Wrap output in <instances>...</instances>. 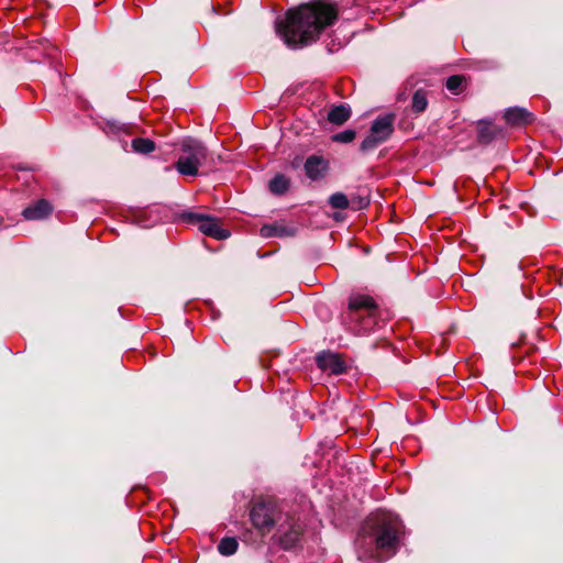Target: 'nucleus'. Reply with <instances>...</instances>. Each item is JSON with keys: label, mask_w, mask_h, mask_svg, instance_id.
Masks as SVG:
<instances>
[{"label": "nucleus", "mask_w": 563, "mask_h": 563, "mask_svg": "<svg viewBox=\"0 0 563 563\" xmlns=\"http://www.w3.org/2000/svg\"><path fill=\"white\" fill-rule=\"evenodd\" d=\"M443 295H445V296H450V295H451V292H445V294H441V295L437 294V295H435V297H441V296H443Z\"/></svg>", "instance_id": "26"}, {"label": "nucleus", "mask_w": 563, "mask_h": 563, "mask_svg": "<svg viewBox=\"0 0 563 563\" xmlns=\"http://www.w3.org/2000/svg\"><path fill=\"white\" fill-rule=\"evenodd\" d=\"M275 539L285 550H290L300 542L302 534L301 523L295 517L285 512L283 519L276 527Z\"/></svg>", "instance_id": "7"}, {"label": "nucleus", "mask_w": 563, "mask_h": 563, "mask_svg": "<svg viewBox=\"0 0 563 563\" xmlns=\"http://www.w3.org/2000/svg\"><path fill=\"white\" fill-rule=\"evenodd\" d=\"M183 221L195 224L203 234L216 240H225L230 236V232L221 227L220 220L203 213L184 212Z\"/></svg>", "instance_id": "6"}, {"label": "nucleus", "mask_w": 563, "mask_h": 563, "mask_svg": "<svg viewBox=\"0 0 563 563\" xmlns=\"http://www.w3.org/2000/svg\"><path fill=\"white\" fill-rule=\"evenodd\" d=\"M239 542L233 537H224L218 544V551L224 556L232 555L236 552Z\"/></svg>", "instance_id": "19"}, {"label": "nucleus", "mask_w": 563, "mask_h": 563, "mask_svg": "<svg viewBox=\"0 0 563 563\" xmlns=\"http://www.w3.org/2000/svg\"><path fill=\"white\" fill-rule=\"evenodd\" d=\"M178 151L175 169L183 176H198L200 167L209 156L207 147L200 141L188 137L180 142Z\"/></svg>", "instance_id": "4"}, {"label": "nucleus", "mask_w": 563, "mask_h": 563, "mask_svg": "<svg viewBox=\"0 0 563 563\" xmlns=\"http://www.w3.org/2000/svg\"><path fill=\"white\" fill-rule=\"evenodd\" d=\"M369 131L377 136L378 141L385 142L394 132V115H383L375 119Z\"/></svg>", "instance_id": "12"}, {"label": "nucleus", "mask_w": 563, "mask_h": 563, "mask_svg": "<svg viewBox=\"0 0 563 563\" xmlns=\"http://www.w3.org/2000/svg\"><path fill=\"white\" fill-rule=\"evenodd\" d=\"M504 119L509 126L520 128L531 124L534 121V115L525 108L512 107L505 111Z\"/></svg>", "instance_id": "11"}, {"label": "nucleus", "mask_w": 563, "mask_h": 563, "mask_svg": "<svg viewBox=\"0 0 563 563\" xmlns=\"http://www.w3.org/2000/svg\"><path fill=\"white\" fill-rule=\"evenodd\" d=\"M367 205H368V199L363 198V197H358V198H357V202L355 203V207H356L357 209H363V208H365Z\"/></svg>", "instance_id": "24"}, {"label": "nucleus", "mask_w": 563, "mask_h": 563, "mask_svg": "<svg viewBox=\"0 0 563 563\" xmlns=\"http://www.w3.org/2000/svg\"><path fill=\"white\" fill-rule=\"evenodd\" d=\"M356 132L352 129L344 130L342 132L335 133L331 136V140L335 143H351L355 140Z\"/></svg>", "instance_id": "21"}, {"label": "nucleus", "mask_w": 563, "mask_h": 563, "mask_svg": "<svg viewBox=\"0 0 563 563\" xmlns=\"http://www.w3.org/2000/svg\"><path fill=\"white\" fill-rule=\"evenodd\" d=\"M446 89L453 95H460L466 87V77L464 75H452L446 79Z\"/></svg>", "instance_id": "18"}, {"label": "nucleus", "mask_w": 563, "mask_h": 563, "mask_svg": "<svg viewBox=\"0 0 563 563\" xmlns=\"http://www.w3.org/2000/svg\"><path fill=\"white\" fill-rule=\"evenodd\" d=\"M54 208L46 199H38L29 205L23 211L22 216L25 220L35 221L48 218Z\"/></svg>", "instance_id": "10"}, {"label": "nucleus", "mask_w": 563, "mask_h": 563, "mask_svg": "<svg viewBox=\"0 0 563 563\" xmlns=\"http://www.w3.org/2000/svg\"><path fill=\"white\" fill-rule=\"evenodd\" d=\"M554 282H558V283L563 282V275H561L560 277L555 278V280H554Z\"/></svg>", "instance_id": "25"}, {"label": "nucleus", "mask_w": 563, "mask_h": 563, "mask_svg": "<svg viewBox=\"0 0 563 563\" xmlns=\"http://www.w3.org/2000/svg\"><path fill=\"white\" fill-rule=\"evenodd\" d=\"M211 10L214 12V13H218V11L216 10V8L212 5L211 7Z\"/></svg>", "instance_id": "28"}, {"label": "nucleus", "mask_w": 563, "mask_h": 563, "mask_svg": "<svg viewBox=\"0 0 563 563\" xmlns=\"http://www.w3.org/2000/svg\"><path fill=\"white\" fill-rule=\"evenodd\" d=\"M522 292H523V295H525L526 297H528V298H530V297H531V295L527 294L526 289H522Z\"/></svg>", "instance_id": "27"}, {"label": "nucleus", "mask_w": 563, "mask_h": 563, "mask_svg": "<svg viewBox=\"0 0 563 563\" xmlns=\"http://www.w3.org/2000/svg\"><path fill=\"white\" fill-rule=\"evenodd\" d=\"M382 143L384 142L378 141L377 136L373 135V133L369 131L368 135L362 141L360 150L362 152H369L376 148Z\"/></svg>", "instance_id": "23"}, {"label": "nucleus", "mask_w": 563, "mask_h": 563, "mask_svg": "<svg viewBox=\"0 0 563 563\" xmlns=\"http://www.w3.org/2000/svg\"><path fill=\"white\" fill-rule=\"evenodd\" d=\"M428 107L427 92L419 89L412 96L411 109L415 113H422Z\"/></svg>", "instance_id": "20"}, {"label": "nucleus", "mask_w": 563, "mask_h": 563, "mask_svg": "<svg viewBox=\"0 0 563 563\" xmlns=\"http://www.w3.org/2000/svg\"><path fill=\"white\" fill-rule=\"evenodd\" d=\"M131 146L135 153L150 154L155 151V142L145 137H135L131 142Z\"/></svg>", "instance_id": "17"}, {"label": "nucleus", "mask_w": 563, "mask_h": 563, "mask_svg": "<svg viewBox=\"0 0 563 563\" xmlns=\"http://www.w3.org/2000/svg\"><path fill=\"white\" fill-rule=\"evenodd\" d=\"M336 19L338 9L334 3L313 0L289 9L285 19L276 24V30L288 47L301 48L314 43Z\"/></svg>", "instance_id": "1"}, {"label": "nucleus", "mask_w": 563, "mask_h": 563, "mask_svg": "<svg viewBox=\"0 0 563 563\" xmlns=\"http://www.w3.org/2000/svg\"><path fill=\"white\" fill-rule=\"evenodd\" d=\"M363 532L366 536L361 534L356 541L358 560L382 563L399 550L405 527L398 515L378 511L368 519Z\"/></svg>", "instance_id": "2"}, {"label": "nucleus", "mask_w": 563, "mask_h": 563, "mask_svg": "<svg viewBox=\"0 0 563 563\" xmlns=\"http://www.w3.org/2000/svg\"><path fill=\"white\" fill-rule=\"evenodd\" d=\"M305 174L306 176L312 180H321L323 179L329 169H330V162L322 155H310L303 165Z\"/></svg>", "instance_id": "9"}, {"label": "nucleus", "mask_w": 563, "mask_h": 563, "mask_svg": "<svg viewBox=\"0 0 563 563\" xmlns=\"http://www.w3.org/2000/svg\"><path fill=\"white\" fill-rule=\"evenodd\" d=\"M289 186L290 179L283 174H277L274 176L268 184V188L274 195H284L288 191Z\"/></svg>", "instance_id": "16"}, {"label": "nucleus", "mask_w": 563, "mask_h": 563, "mask_svg": "<svg viewBox=\"0 0 563 563\" xmlns=\"http://www.w3.org/2000/svg\"><path fill=\"white\" fill-rule=\"evenodd\" d=\"M350 329L356 335H369L386 325L391 314L382 310L375 299L365 294H352L349 298Z\"/></svg>", "instance_id": "3"}, {"label": "nucleus", "mask_w": 563, "mask_h": 563, "mask_svg": "<svg viewBox=\"0 0 563 563\" xmlns=\"http://www.w3.org/2000/svg\"><path fill=\"white\" fill-rule=\"evenodd\" d=\"M352 109L347 103L333 106L328 112L327 120L334 125H343L350 120Z\"/></svg>", "instance_id": "13"}, {"label": "nucleus", "mask_w": 563, "mask_h": 563, "mask_svg": "<svg viewBox=\"0 0 563 563\" xmlns=\"http://www.w3.org/2000/svg\"><path fill=\"white\" fill-rule=\"evenodd\" d=\"M260 232L263 238L294 235V229L279 223L265 224L261 228Z\"/></svg>", "instance_id": "14"}, {"label": "nucleus", "mask_w": 563, "mask_h": 563, "mask_svg": "<svg viewBox=\"0 0 563 563\" xmlns=\"http://www.w3.org/2000/svg\"><path fill=\"white\" fill-rule=\"evenodd\" d=\"M316 364L322 371L333 375L346 372V364L340 354L332 351H322L316 356Z\"/></svg>", "instance_id": "8"}, {"label": "nucleus", "mask_w": 563, "mask_h": 563, "mask_svg": "<svg viewBox=\"0 0 563 563\" xmlns=\"http://www.w3.org/2000/svg\"><path fill=\"white\" fill-rule=\"evenodd\" d=\"M329 203L334 209H346L350 205V200L344 194L335 192L330 197Z\"/></svg>", "instance_id": "22"}, {"label": "nucleus", "mask_w": 563, "mask_h": 563, "mask_svg": "<svg viewBox=\"0 0 563 563\" xmlns=\"http://www.w3.org/2000/svg\"><path fill=\"white\" fill-rule=\"evenodd\" d=\"M498 130L488 121H479L478 122V142L482 144H488L492 142L496 135Z\"/></svg>", "instance_id": "15"}, {"label": "nucleus", "mask_w": 563, "mask_h": 563, "mask_svg": "<svg viewBox=\"0 0 563 563\" xmlns=\"http://www.w3.org/2000/svg\"><path fill=\"white\" fill-rule=\"evenodd\" d=\"M284 514L274 503L262 500L251 508L250 519L253 527L264 536L278 526Z\"/></svg>", "instance_id": "5"}]
</instances>
